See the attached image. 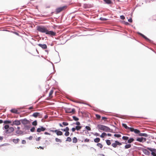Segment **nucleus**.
I'll use <instances>...</instances> for the list:
<instances>
[{
  "instance_id": "603ef678",
  "label": "nucleus",
  "mask_w": 156,
  "mask_h": 156,
  "mask_svg": "<svg viewBox=\"0 0 156 156\" xmlns=\"http://www.w3.org/2000/svg\"><path fill=\"white\" fill-rule=\"evenodd\" d=\"M116 142L117 143V144L118 145H121L122 144L121 143L119 142L118 141L116 140Z\"/></svg>"
},
{
  "instance_id": "3c124183",
  "label": "nucleus",
  "mask_w": 156,
  "mask_h": 156,
  "mask_svg": "<svg viewBox=\"0 0 156 156\" xmlns=\"http://www.w3.org/2000/svg\"><path fill=\"white\" fill-rule=\"evenodd\" d=\"M96 116V118L98 119H99L101 118V116L100 115L98 114H96L95 115Z\"/></svg>"
},
{
  "instance_id": "412c9836",
  "label": "nucleus",
  "mask_w": 156,
  "mask_h": 156,
  "mask_svg": "<svg viewBox=\"0 0 156 156\" xmlns=\"http://www.w3.org/2000/svg\"><path fill=\"white\" fill-rule=\"evenodd\" d=\"M10 111L11 112L14 113H18V111L15 109H12Z\"/></svg>"
},
{
  "instance_id": "dca6fc26",
  "label": "nucleus",
  "mask_w": 156,
  "mask_h": 156,
  "mask_svg": "<svg viewBox=\"0 0 156 156\" xmlns=\"http://www.w3.org/2000/svg\"><path fill=\"white\" fill-rule=\"evenodd\" d=\"M55 133H56V134L57 135H58V136H61V135H62V132L60 131V130H58L57 129H56L55 130Z\"/></svg>"
},
{
  "instance_id": "8fccbe9b",
  "label": "nucleus",
  "mask_w": 156,
  "mask_h": 156,
  "mask_svg": "<svg viewBox=\"0 0 156 156\" xmlns=\"http://www.w3.org/2000/svg\"><path fill=\"white\" fill-rule=\"evenodd\" d=\"M35 130V127H33L30 129V130L31 132H34V131Z\"/></svg>"
},
{
  "instance_id": "c85d7f7f",
  "label": "nucleus",
  "mask_w": 156,
  "mask_h": 156,
  "mask_svg": "<svg viewBox=\"0 0 156 156\" xmlns=\"http://www.w3.org/2000/svg\"><path fill=\"white\" fill-rule=\"evenodd\" d=\"M77 142V139L76 137H74L73 138V143H76Z\"/></svg>"
},
{
  "instance_id": "0eeeda50",
  "label": "nucleus",
  "mask_w": 156,
  "mask_h": 156,
  "mask_svg": "<svg viewBox=\"0 0 156 156\" xmlns=\"http://www.w3.org/2000/svg\"><path fill=\"white\" fill-rule=\"evenodd\" d=\"M138 34L141 35L142 37H143L147 41H148L150 43H152L153 41H151V40H150L147 37H146L143 34L140 33H138Z\"/></svg>"
},
{
  "instance_id": "a211bd4d",
  "label": "nucleus",
  "mask_w": 156,
  "mask_h": 156,
  "mask_svg": "<svg viewBox=\"0 0 156 156\" xmlns=\"http://www.w3.org/2000/svg\"><path fill=\"white\" fill-rule=\"evenodd\" d=\"M122 126L124 127L126 129H129L130 130L131 128V127H128L127 125L125 123H122Z\"/></svg>"
},
{
  "instance_id": "423d86ee",
  "label": "nucleus",
  "mask_w": 156,
  "mask_h": 156,
  "mask_svg": "<svg viewBox=\"0 0 156 156\" xmlns=\"http://www.w3.org/2000/svg\"><path fill=\"white\" fill-rule=\"evenodd\" d=\"M14 130V128L12 127H10L8 129L5 130V133L6 134L10 133Z\"/></svg>"
},
{
  "instance_id": "f3484780",
  "label": "nucleus",
  "mask_w": 156,
  "mask_h": 156,
  "mask_svg": "<svg viewBox=\"0 0 156 156\" xmlns=\"http://www.w3.org/2000/svg\"><path fill=\"white\" fill-rule=\"evenodd\" d=\"M112 130L111 129H110L108 126H105V127L104 128V131H105L106 132H111V130Z\"/></svg>"
},
{
  "instance_id": "c03bdc74",
  "label": "nucleus",
  "mask_w": 156,
  "mask_h": 156,
  "mask_svg": "<svg viewBox=\"0 0 156 156\" xmlns=\"http://www.w3.org/2000/svg\"><path fill=\"white\" fill-rule=\"evenodd\" d=\"M114 136L115 137L119 138L121 136V135L119 134H115Z\"/></svg>"
},
{
  "instance_id": "2eb2a0df",
  "label": "nucleus",
  "mask_w": 156,
  "mask_h": 156,
  "mask_svg": "<svg viewBox=\"0 0 156 156\" xmlns=\"http://www.w3.org/2000/svg\"><path fill=\"white\" fill-rule=\"evenodd\" d=\"M38 45L43 49H46L47 48V46L45 44H38Z\"/></svg>"
},
{
  "instance_id": "c756f323",
  "label": "nucleus",
  "mask_w": 156,
  "mask_h": 156,
  "mask_svg": "<svg viewBox=\"0 0 156 156\" xmlns=\"http://www.w3.org/2000/svg\"><path fill=\"white\" fill-rule=\"evenodd\" d=\"M61 130L63 131L66 132V131H69V128L68 127H66L65 129H62Z\"/></svg>"
},
{
  "instance_id": "b1692460",
  "label": "nucleus",
  "mask_w": 156,
  "mask_h": 156,
  "mask_svg": "<svg viewBox=\"0 0 156 156\" xmlns=\"http://www.w3.org/2000/svg\"><path fill=\"white\" fill-rule=\"evenodd\" d=\"M16 133L17 134H23V132L21 130H17L16 131Z\"/></svg>"
},
{
  "instance_id": "39448f33",
  "label": "nucleus",
  "mask_w": 156,
  "mask_h": 156,
  "mask_svg": "<svg viewBox=\"0 0 156 156\" xmlns=\"http://www.w3.org/2000/svg\"><path fill=\"white\" fill-rule=\"evenodd\" d=\"M20 121L24 125L30 123L29 121L27 120L26 118L20 119Z\"/></svg>"
},
{
  "instance_id": "69168bd1",
  "label": "nucleus",
  "mask_w": 156,
  "mask_h": 156,
  "mask_svg": "<svg viewBox=\"0 0 156 156\" xmlns=\"http://www.w3.org/2000/svg\"><path fill=\"white\" fill-rule=\"evenodd\" d=\"M3 139V137L2 136H0V140H2Z\"/></svg>"
},
{
  "instance_id": "9d476101",
  "label": "nucleus",
  "mask_w": 156,
  "mask_h": 156,
  "mask_svg": "<svg viewBox=\"0 0 156 156\" xmlns=\"http://www.w3.org/2000/svg\"><path fill=\"white\" fill-rule=\"evenodd\" d=\"M147 149L152 152L151 154L153 156H156V154L155 153V152L156 151V149H152L151 148L149 147H148Z\"/></svg>"
},
{
  "instance_id": "de8ad7c7",
  "label": "nucleus",
  "mask_w": 156,
  "mask_h": 156,
  "mask_svg": "<svg viewBox=\"0 0 156 156\" xmlns=\"http://www.w3.org/2000/svg\"><path fill=\"white\" fill-rule=\"evenodd\" d=\"M73 124H76L78 126L80 125V123L78 121L76 123H73V124H72V125H73Z\"/></svg>"
},
{
  "instance_id": "a18cd8bd",
  "label": "nucleus",
  "mask_w": 156,
  "mask_h": 156,
  "mask_svg": "<svg viewBox=\"0 0 156 156\" xmlns=\"http://www.w3.org/2000/svg\"><path fill=\"white\" fill-rule=\"evenodd\" d=\"M85 129L88 130V131H90L91 130V128H90L89 126H86V127H85Z\"/></svg>"
},
{
  "instance_id": "4d7b16f0",
  "label": "nucleus",
  "mask_w": 156,
  "mask_h": 156,
  "mask_svg": "<svg viewBox=\"0 0 156 156\" xmlns=\"http://www.w3.org/2000/svg\"><path fill=\"white\" fill-rule=\"evenodd\" d=\"M90 140L89 139L86 138L85 139L84 142H89Z\"/></svg>"
},
{
  "instance_id": "58836bf2",
  "label": "nucleus",
  "mask_w": 156,
  "mask_h": 156,
  "mask_svg": "<svg viewBox=\"0 0 156 156\" xmlns=\"http://www.w3.org/2000/svg\"><path fill=\"white\" fill-rule=\"evenodd\" d=\"M32 124L34 126H36L37 125V122L36 120H35L32 123Z\"/></svg>"
},
{
  "instance_id": "72a5a7b5",
  "label": "nucleus",
  "mask_w": 156,
  "mask_h": 156,
  "mask_svg": "<svg viewBox=\"0 0 156 156\" xmlns=\"http://www.w3.org/2000/svg\"><path fill=\"white\" fill-rule=\"evenodd\" d=\"M82 126H76L75 127L76 130L77 131L80 130V129L82 128Z\"/></svg>"
},
{
  "instance_id": "4468645a",
  "label": "nucleus",
  "mask_w": 156,
  "mask_h": 156,
  "mask_svg": "<svg viewBox=\"0 0 156 156\" xmlns=\"http://www.w3.org/2000/svg\"><path fill=\"white\" fill-rule=\"evenodd\" d=\"M41 113L39 112H35L34 113L33 115H32V116L35 118H36L38 116L40 117L41 116Z\"/></svg>"
},
{
  "instance_id": "1a4fd4ad",
  "label": "nucleus",
  "mask_w": 156,
  "mask_h": 156,
  "mask_svg": "<svg viewBox=\"0 0 156 156\" xmlns=\"http://www.w3.org/2000/svg\"><path fill=\"white\" fill-rule=\"evenodd\" d=\"M146 139L145 138L141 137L140 138L138 137L136 139V140L140 142H145L146 141Z\"/></svg>"
},
{
  "instance_id": "ea45409f",
  "label": "nucleus",
  "mask_w": 156,
  "mask_h": 156,
  "mask_svg": "<svg viewBox=\"0 0 156 156\" xmlns=\"http://www.w3.org/2000/svg\"><path fill=\"white\" fill-rule=\"evenodd\" d=\"M122 139L124 140H128L129 137L126 136H123L122 137Z\"/></svg>"
},
{
  "instance_id": "c9c22d12",
  "label": "nucleus",
  "mask_w": 156,
  "mask_h": 156,
  "mask_svg": "<svg viewBox=\"0 0 156 156\" xmlns=\"http://www.w3.org/2000/svg\"><path fill=\"white\" fill-rule=\"evenodd\" d=\"M106 133L103 132L101 134V135L100 136V137L101 138H103L105 136H106Z\"/></svg>"
},
{
  "instance_id": "09e8293b",
  "label": "nucleus",
  "mask_w": 156,
  "mask_h": 156,
  "mask_svg": "<svg viewBox=\"0 0 156 156\" xmlns=\"http://www.w3.org/2000/svg\"><path fill=\"white\" fill-rule=\"evenodd\" d=\"M62 124L65 126H66L68 125L69 123L67 122H63L62 123Z\"/></svg>"
},
{
  "instance_id": "5fc2aeb1",
  "label": "nucleus",
  "mask_w": 156,
  "mask_h": 156,
  "mask_svg": "<svg viewBox=\"0 0 156 156\" xmlns=\"http://www.w3.org/2000/svg\"><path fill=\"white\" fill-rule=\"evenodd\" d=\"M100 19L101 20H103V21L106 20H107L106 19H105V18H102V17L100 18Z\"/></svg>"
},
{
  "instance_id": "774afa93",
  "label": "nucleus",
  "mask_w": 156,
  "mask_h": 156,
  "mask_svg": "<svg viewBox=\"0 0 156 156\" xmlns=\"http://www.w3.org/2000/svg\"><path fill=\"white\" fill-rule=\"evenodd\" d=\"M3 122V120L1 119H0V124L2 123Z\"/></svg>"
},
{
  "instance_id": "680f3d73",
  "label": "nucleus",
  "mask_w": 156,
  "mask_h": 156,
  "mask_svg": "<svg viewBox=\"0 0 156 156\" xmlns=\"http://www.w3.org/2000/svg\"><path fill=\"white\" fill-rule=\"evenodd\" d=\"M76 130V129H75V127H73L72 128V130L73 132H74L75 130Z\"/></svg>"
},
{
  "instance_id": "7ed1b4c3",
  "label": "nucleus",
  "mask_w": 156,
  "mask_h": 156,
  "mask_svg": "<svg viewBox=\"0 0 156 156\" xmlns=\"http://www.w3.org/2000/svg\"><path fill=\"white\" fill-rule=\"evenodd\" d=\"M64 109L66 113H72L75 112V110L74 108L71 109L70 108H65Z\"/></svg>"
},
{
  "instance_id": "473e14b6",
  "label": "nucleus",
  "mask_w": 156,
  "mask_h": 156,
  "mask_svg": "<svg viewBox=\"0 0 156 156\" xmlns=\"http://www.w3.org/2000/svg\"><path fill=\"white\" fill-rule=\"evenodd\" d=\"M30 127L29 126L25 125L24 126V129L25 130H29L30 129Z\"/></svg>"
},
{
  "instance_id": "864d4df0",
  "label": "nucleus",
  "mask_w": 156,
  "mask_h": 156,
  "mask_svg": "<svg viewBox=\"0 0 156 156\" xmlns=\"http://www.w3.org/2000/svg\"><path fill=\"white\" fill-rule=\"evenodd\" d=\"M120 18L121 19L123 20L125 19V17L123 15H121L120 16Z\"/></svg>"
},
{
  "instance_id": "e2e57ef3",
  "label": "nucleus",
  "mask_w": 156,
  "mask_h": 156,
  "mask_svg": "<svg viewBox=\"0 0 156 156\" xmlns=\"http://www.w3.org/2000/svg\"><path fill=\"white\" fill-rule=\"evenodd\" d=\"M44 134L45 135H50V134L49 133H48L47 132H45L44 133Z\"/></svg>"
},
{
  "instance_id": "79ce46f5",
  "label": "nucleus",
  "mask_w": 156,
  "mask_h": 156,
  "mask_svg": "<svg viewBox=\"0 0 156 156\" xmlns=\"http://www.w3.org/2000/svg\"><path fill=\"white\" fill-rule=\"evenodd\" d=\"M71 141H72L71 138L69 137H67V139L66 140V141H69V142H71Z\"/></svg>"
},
{
  "instance_id": "0e129e2a",
  "label": "nucleus",
  "mask_w": 156,
  "mask_h": 156,
  "mask_svg": "<svg viewBox=\"0 0 156 156\" xmlns=\"http://www.w3.org/2000/svg\"><path fill=\"white\" fill-rule=\"evenodd\" d=\"M40 139H41V137H38V138H37L36 139V140L37 141H39L40 140Z\"/></svg>"
},
{
  "instance_id": "ddd939ff",
  "label": "nucleus",
  "mask_w": 156,
  "mask_h": 156,
  "mask_svg": "<svg viewBox=\"0 0 156 156\" xmlns=\"http://www.w3.org/2000/svg\"><path fill=\"white\" fill-rule=\"evenodd\" d=\"M105 126L100 124H99L97 125L98 128L99 130H101L104 131Z\"/></svg>"
},
{
  "instance_id": "4c0bfd02",
  "label": "nucleus",
  "mask_w": 156,
  "mask_h": 156,
  "mask_svg": "<svg viewBox=\"0 0 156 156\" xmlns=\"http://www.w3.org/2000/svg\"><path fill=\"white\" fill-rule=\"evenodd\" d=\"M97 145L100 148H101L103 147L102 145L100 143H98L97 144Z\"/></svg>"
},
{
  "instance_id": "9b49d317",
  "label": "nucleus",
  "mask_w": 156,
  "mask_h": 156,
  "mask_svg": "<svg viewBox=\"0 0 156 156\" xmlns=\"http://www.w3.org/2000/svg\"><path fill=\"white\" fill-rule=\"evenodd\" d=\"M130 131L133 132L134 133H135L136 134H139L140 132V131L139 130H138L136 129H134L133 128H131Z\"/></svg>"
},
{
  "instance_id": "052dcab7",
  "label": "nucleus",
  "mask_w": 156,
  "mask_h": 156,
  "mask_svg": "<svg viewBox=\"0 0 156 156\" xmlns=\"http://www.w3.org/2000/svg\"><path fill=\"white\" fill-rule=\"evenodd\" d=\"M33 137L32 136H30L29 137L27 138V139H29V140H32Z\"/></svg>"
},
{
  "instance_id": "5701e85b",
  "label": "nucleus",
  "mask_w": 156,
  "mask_h": 156,
  "mask_svg": "<svg viewBox=\"0 0 156 156\" xmlns=\"http://www.w3.org/2000/svg\"><path fill=\"white\" fill-rule=\"evenodd\" d=\"M100 139L99 138H96L94 139V141L95 143H98L100 141Z\"/></svg>"
},
{
  "instance_id": "20e7f679",
  "label": "nucleus",
  "mask_w": 156,
  "mask_h": 156,
  "mask_svg": "<svg viewBox=\"0 0 156 156\" xmlns=\"http://www.w3.org/2000/svg\"><path fill=\"white\" fill-rule=\"evenodd\" d=\"M46 34L50 36H55L56 35V33L55 32H54L52 31H48L47 30Z\"/></svg>"
},
{
  "instance_id": "a878e982",
  "label": "nucleus",
  "mask_w": 156,
  "mask_h": 156,
  "mask_svg": "<svg viewBox=\"0 0 156 156\" xmlns=\"http://www.w3.org/2000/svg\"><path fill=\"white\" fill-rule=\"evenodd\" d=\"M54 92V91L53 90H50V92L49 93V96L51 98H52V94Z\"/></svg>"
},
{
  "instance_id": "a19ab883",
  "label": "nucleus",
  "mask_w": 156,
  "mask_h": 156,
  "mask_svg": "<svg viewBox=\"0 0 156 156\" xmlns=\"http://www.w3.org/2000/svg\"><path fill=\"white\" fill-rule=\"evenodd\" d=\"M55 140L56 142H59L60 143H61L62 142L61 140H60V139H59L57 138H56L55 139Z\"/></svg>"
},
{
  "instance_id": "6ab92c4d",
  "label": "nucleus",
  "mask_w": 156,
  "mask_h": 156,
  "mask_svg": "<svg viewBox=\"0 0 156 156\" xmlns=\"http://www.w3.org/2000/svg\"><path fill=\"white\" fill-rule=\"evenodd\" d=\"M139 136H144L146 137H147L148 136V135L147 133H142L140 132L139 133Z\"/></svg>"
},
{
  "instance_id": "338daca9",
  "label": "nucleus",
  "mask_w": 156,
  "mask_h": 156,
  "mask_svg": "<svg viewBox=\"0 0 156 156\" xmlns=\"http://www.w3.org/2000/svg\"><path fill=\"white\" fill-rule=\"evenodd\" d=\"M107 135L108 136H112V134L110 133H108Z\"/></svg>"
},
{
  "instance_id": "aec40b11",
  "label": "nucleus",
  "mask_w": 156,
  "mask_h": 156,
  "mask_svg": "<svg viewBox=\"0 0 156 156\" xmlns=\"http://www.w3.org/2000/svg\"><path fill=\"white\" fill-rule=\"evenodd\" d=\"M12 120H5L3 121V122L5 124H12Z\"/></svg>"
},
{
  "instance_id": "e433bc0d",
  "label": "nucleus",
  "mask_w": 156,
  "mask_h": 156,
  "mask_svg": "<svg viewBox=\"0 0 156 156\" xmlns=\"http://www.w3.org/2000/svg\"><path fill=\"white\" fill-rule=\"evenodd\" d=\"M73 119L76 121H78L79 120L78 118L74 116H73Z\"/></svg>"
},
{
  "instance_id": "bf43d9fd",
  "label": "nucleus",
  "mask_w": 156,
  "mask_h": 156,
  "mask_svg": "<svg viewBox=\"0 0 156 156\" xmlns=\"http://www.w3.org/2000/svg\"><path fill=\"white\" fill-rule=\"evenodd\" d=\"M128 21L130 23H132L133 21L132 19L130 18L128 20Z\"/></svg>"
},
{
  "instance_id": "2f4dec72",
  "label": "nucleus",
  "mask_w": 156,
  "mask_h": 156,
  "mask_svg": "<svg viewBox=\"0 0 156 156\" xmlns=\"http://www.w3.org/2000/svg\"><path fill=\"white\" fill-rule=\"evenodd\" d=\"M19 140V139L18 138H17L16 139H13V142L15 144H17L18 143Z\"/></svg>"
},
{
  "instance_id": "13d9d810",
  "label": "nucleus",
  "mask_w": 156,
  "mask_h": 156,
  "mask_svg": "<svg viewBox=\"0 0 156 156\" xmlns=\"http://www.w3.org/2000/svg\"><path fill=\"white\" fill-rule=\"evenodd\" d=\"M22 143L23 144H25L26 143V141L24 140H23L22 141Z\"/></svg>"
},
{
  "instance_id": "6e6d98bb",
  "label": "nucleus",
  "mask_w": 156,
  "mask_h": 156,
  "mask_svg": "<svg viewBox=\"0 0 156 156\" xmlns=\"http://www.w3.org/2000/svg\"><path fill=\"white\" fill-rule=\"evenodd\" d=\"M94 135L95 136H99V134L97 133H94Z\"/></svg>"
},
{
  "instance_id": "f8f14e48",
  "label": "nucleus",
  "mask_w": 156,
  "mask_h": 156,
  "mask_svg": "<svg viewBox=\"0 0 156 156\" xmlns=\"http://www.w3.org/2000/svg\"><path fill=\"white\" fill-rule=\"evenodd\" d=\"M65 6H62L57 8L56 9V13H58L61 12V11L63 10Z\"/></svg>"
},
{
  "instance_id": "4be33fe9",
  "label": "nucleus",
  "mask_w": 156,
  "mask_h": 156,
  "mask_svg": "<svg viewBox=\"0 0 156 156\" xmlns=\"http://www.w3.org/2000/svg\"><path fill=\"white\" fill-rule=\"evenodd\" d=\"M131 146V145L130 144H126L125 146V148L126 149H128L130 148Z\"/></svg>"
},
{
  "instance_id": "bb28decb",
  "label": "nucleus",
  "mask_w": 156,
  "mask_h": 156,
  "mask_svg": "<svg viewBox=\"0 0 156 156\" xmlns=\"http://www.w3.org/2000/svg\"><path fill=\"white\" fill-rule=\"evenodd\" d=\"M117 143L116 142V141H115V142L114 143H112V146L114 148H116L117 146L118 145V144H117Z\"/></svg>"
},
{
  "instance_id": "37998d69",
  "label": "nucleus",
  "mask_w": 156,
  "mask_h": 156,
  "mask_svg": "<svg viewBox=\"0 0 156 156\" xmlns=\"http://www.w3.org/2000/svg\"><path fill=\"white\" fill-rule=\"evenodd\" d=\"M4 128L6 130L8 129L9 128V126L8 125H6L4 126Z\"/></svg>"
},
{
  "instance_id": "f257e3e1",
  "label": "nucleus",
  "mask_w": 156,
  "mask_h": 156,
  "mask_svg": "<svg viewBox=\"0 0 156 156\" xmlns=\"http://www.w3.org/2000/svg\"><path fill=\"white\" fill-rule=\"evenodd\" d=\"M37 29L39 32L45 34L48 30L46 27L43 26H37Z\"/></svg>"
},
{
  "instance_id": "393cba45",
  "label": "nucleus",
  "mask_w": 156,
  "mask_h": 156,
  "mask_svg": "<svg viewBox=\"0 0 156 156\" xmlns=\"http://www.w3.org/2000/svg\"><path fill=\"white\" fill-rule=\"evenodd\" d=\"M106 3L110 4L112 3V2L110 0H103Z\"/></svg>"
},
{
  "instance_id": "f704fd0d",
  "label": "nucleus",
  "mask_w": 156,
  "mask_h": 156,
  "mask_svg": "<svg viewBox=\"0 0 156 156\" xmlns=\"http://www.w3.org/2000/svg\"><path fill=\"white\" fill-rule=\"evenodd\" d=\"M105 141L106 144L108 145H110L111 144L110 141L109 140H106Z\"/></svg>"
},
{
  "instance_id": "cd10ccee",
  "label": "nucleus",
  "mask_w": 156,
  "mask_h": 156,
  "mask_svg": "<svg viewBox=\"0 0 156 156\" xmlns=\"http://www.w3.org/2000/svg\"><path fill=\"white\" fill-rule=\"evenodd\" d=\"M128 143L129 144L131 143L134 140V139L132 138H130L129 139H128Z\"/></svg>"
},
{
  "instance_id": "f03ea898",
  "label": "nucleus",
  "mask_w": 156,
  "mask_h": 156,
  "mask_svg": "<svg viewBox=\"0 0 156 156\" xmlns=\"http://www.w3.org/2000/svg\"><path fill=\"white\" fill-rule=\"evenodd\" d=\"M20 120H12V124H11L10 125L12 126H13L14 125L18 126L20 125Z\"/></svg>"
},
{
  "instance_id": "49530a36",
  "label": "nucleus",
  "mask_w": 156,
  "mask_h": 156,
  "mask_svg": "<svg viewBox=\"0 0 156 156\" xmlns=\"http://www.w3.org/2000/svg\"><path fill=\"white\" fill-rule=\"evenodd\" d=\"M69 131H66L65 133V135L66 136H69Z\"/></svg>"
},
{
  "instance_id": "6e6552de",
  "label": "nucleus",
  "mask_w": 156,
  "mask_h": 156,
  "mask_svg": "<svg viewBox=\"0 0 156 156\" xmlns=\"http://www.w3.org/2000/svg\"><path fill=\"white\" fill-rule=\"evenodd\" d=\"M46 129L45 127H44L42 126H40V128L37 129V132L38 133H40L41 131H44Z\"/></svg>"
},
{
  "instance_id": "7c9ffc66",
  "label": "nucleus",
  "mask_w": 156,
  "mask_h": 156,
  "mask_svg": "<svg viewBox=\"0 0 156 156\" xmlns=\"http://www.w3.org/2000/svg\"><path fill=\"white\" fill-rule=\"evenodd\" d=\"M144 152L145 154L147 155H148L149 154V151L146 149H145L144 150Z\"/></svg>"
}]
</instances>
